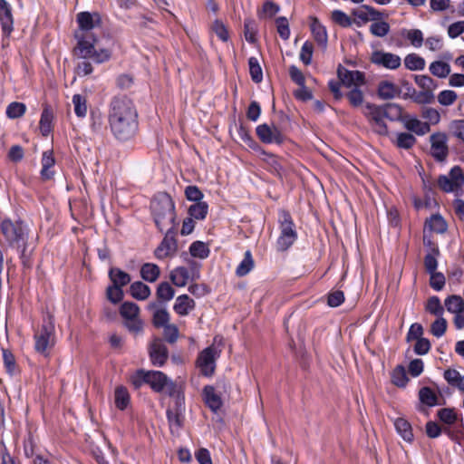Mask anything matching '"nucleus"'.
<instances>
[{
  "mask_svg": "<svg viewBox=\"0 0 464 464\" xmlns=\"http://www.w3.org/2000/svg\"><path fill=\"white\" fill-rule=\"evenodd\" d=\"M108 121L113 137L119 141L133 139L138 131V111L127 96H115L109 105Z\"/></svg>",
  "mask_w": 464,
  "mask_h": 464,
  "instance_id": "1",
  "label": "nucleus"
},
{
  "mask_svg": "<svg viewBox=\"0 0 464 464\" xmlns=\"http://www.w3.org/2000/svg\"><path fill=\"white\" fill-rule=\"evenodd\" d=\"M79 30L75 32L78 43L74 48V55L80 59L92 58L96 63H103L110 58V52L106 49L95 50L96 37L91 32L101 26L102 18L99 13L81 12L76 16Z\"/></svg>",
  "mask_w": 464,
  "mask_h": 464,
  "instance_id": "2",
  "label": "nucleus"
},
{
  "mask_svg": "<svg viewBox=\"0 0 464 464\" xmlns=\"http://www.w3.org/2000/svg\"><path fill=\"white\" fill-rule=\"evenodd\" d=\"M150 209L155 225L160 232L175 228V205L168 193H158L151 200Z\"/></svg>",
  "mask_w": 464,
  "mask_h": 464,
  "instance_id": "3",
  "label": "nucleus"
},
{
  "mask_svg": "<svg viewBox=\"0 0 464 464\" xmlns=\"http://www.w3.org/2000/svg\"><path fill=\"white\" fill-rule=\"evenodd\" d=\"M34 349L37 353L49 355L51 349L55 344V327L53 315L47 314L43 321V324L34 334Z\"/></svg>",
  "mask_w": 464,
  "mask_h": 464,
  "instance_id": "4",
  "label": "nucleus"
},
{
  "mask_svg": "<svg viewBox=\"0 0 464 464\" xmlns=\"http://www.w3.org/2000/svg\"><path fill=\"white\" fill-rule=\"evenodd\" d=\"M1 231L11 246H26L28 239L27 227L22 220L5 219L1 223Z\"/></svg>",
  "mask_w": 464,
  "mask_h": 464,
  "instance_id": "5",
  "label": "nucleus"
},
{
  "mask_svg": "<svg viewBox=\"0 0 464 464\" xmlns=\"http://www.w3.org/2000/svg\"><path fill=\"white\" fill-rule=\"evenodd\" d=\"M280 236L277 239V248L280 251L288 249L296 240L297 233L289 212L283 210L280 214Z\"/></svg>",
  "mask_w": 464,
  "mask_h": 464,
  "instance_id": "6",
  "label": "nucleus"
},
{
  "mask_svg": "<svg viewBox=\"0 0 464 464\" xmlns=\"http://www.w3.org/2000/svg\"><path fill=\"white\" fill-rule=\"evenodd\" d=\"M168 377L159 371H144L139 370L137 372V380L133 381L136 387H140L142 382L149 384L151 389L156 392L163 391L168 384Z\"/></svg>",
  "mask_w": 464,
  "mask_h": 464,
  "instance_id": "7",
  "label": "nucleus"
},
{
  "mask_svg": "<svg viewBox=\"0 0 464 464\" xmlns=\"http://www.w3.org/2000/svg\"><path fill=\"white\" fill-rule=\"evenodd\" d=\"M464 184V172L459 166L453 167L449 176L441 175L438 179V185L444 192H452Z\"/></svg>",
  "mask_w": 464,
  "mask_h": 464,
  "instance_id": "8",
  "label": "nucleus"
},
{
  "mask_svg": "<svg viewBox=\"0 0 464 464\" xmlns=\"http://www.w3.org/2000/svg\"><path fill=\"white\" fill-rule=\"evenodd\" d=\"M219 356V352L214 345L205 348L197 359V365L205 376H211L215 372L216 359Z\"/></svg>",
  "mask_w": 464,
  "mask_h": 464,
  "instance_id": "9",
  "label": "nucleus"
},
{
  "mask_svg": "<svg viewBox=\"0 0 464 464\" xmlns=\"http://www.w3.org/2000/svg\"><path fill=\"white\" fill-rule=\"evenodd\" d=\"M430 153L439 162L446 160L449 155L448 137L444 132H435L430 137Z\"/></svg>",
  "mask_w": 464,
  "mask_h": 464,
  "instance_id": "10",
  "label": "nucleus"
},
{
  "mask_svg": "<svg viewBox=\"0 0 464 464\" xmlns=\"http://www.w3.org/2000/svg\"><path fill=\"white\" fill-rule=\"evenodd\" d=\"M256 135L264 143L281 144L285 140V135L275 125L272 127L266 123L261 124L256 129Z\"/></svg>",
  "mask_w": 464,
  "mask_h": 464,
  "instance_id": "11",
  "label": "nucleus"
},
{
  "mask_svg": "<svg viewBox=\"0 0 464 464\" xmlns=\"http://www.w3.org/2000/svg\"><path fill=\"white\" fill-rule=\"evenodd\" d=\"M150 361L154 366L161 367L169 358V351L163 341L154 338L149 347Z\"/></svg>",
  "mask_w": 464,
  "mask_h": 464,
  "instance_id": "12",
  "label": "nucleus"
},
{
  "mask_svg": "<svg viewBox=\"0 0 464 464\" xmlns=\"http://www.w3.org/2000/svg\"><path fill=\"white\" fill-rule=\"evenodd\" d=\"M337 75L342 83L348 88L359 87L365 83L364 74L359 71H349L345 67L339 65Z\"/></svg>",
  "mask_w": 464,
  "mask_h": 464,
  "instance_id": "13",
  "label": "nucleus"
},
{
  "mask_svg": "<svg viewBox=\"0 0 464 464\" xmlns=\"http://www.w3.org/2000/svg\"><path fill=\"white\" fill-rule=\"evenodd\" d=\"M353 15L354 16L353 23L357 26H362L369 21H379L384 17L383 13L369 5H362L359 9L353 10Z\"/></svg>",
  "mask_w": 464,
  "mask_h": 464,
  "instance_id": "14",
  "label": "nucleus"
},
{
  "mask_svg": "<svg viewBox=\"0 0 464 464\" xmlns=\"http://www.w3.org/2000/svg\"><path fill=\"white\" fill-rule=\"evenodd\" d=\"M372 63L374 64L382 66L387 69L394 70L401 66V60L399 55L385 53L382 51H375L372 54L371 58Z\"/></svg>",
  "mask_w": 464,
  "mask_h": 464,
  "instance_id": "15",
  "label": "nucleus"
},
{
  "mask_svg": "<svg viewBox=\"0 0 464 464\" xmlns=\"http://www.w3.org/2000/svg\"><path fill=\"white\" fill-rule=\"evenodd\" d=\"M184 410V397L178 394L175 401V406L173 408H169L167 410V418L171 430L173 428L179 430V428L182 427V414Z\"/></svg>",
  "mask_w": 464,
  "mask_h": 464,
  "instance_id": "16",
  "label": "nucleus"
},
{
  "mask_svg": "<svg viewBox=\"0 0 464 464\" xmlns=\"http://www.w3.org/2000/svg\"><path fill=\"white\" fill-rule=\"evenodd\" d=\"M166 235L160 244V246L155 249V256L157 258L163 259L177 250V242L175 239V228L173 230L165 231Z\"/></svg>",
  "mask_w": 464,
  "mask_h": 464,
  "instance_id": "17",
  "label": "nucleus"
},
{
  "mask_svg": "<svg viewBox=\"0 0 464 464\" xmlns=\"http://www.w3.org/2000/svg\"><path fill=\"white\" fill-rule=\"evenodd\" d=\"M0 22L4 34L9 36L14 29V18L11 5L5 0H0Z\"/></svg>",
  "mask_w": 464,
  "mask_h": 464,
  "instance_id": "18",
  "label": "nucleus"
},
{
  "mask_svg": "<svg viewBox=\"0 0 464 464\" xmlns=\"http://www.w3.org/2000/svg\"><path fill=\"white\" fill-rule=\"evenodd\" d=\"M203 395L205 403L214 412H217L223 405L222 400L218 394L216 393L213 386L208 385L203 389Z\"/></svg>",
  "mask_w": 464,
  "mask_h": 464,
  "instance_id": "19",
  "label": "nucleus"
},
{
  "mask_svg": "<svg viewBox=\"0 0 464 464\" xmlns=\"http://www.w3.org/2000/svg\"><path fill=\"white\" fill-rule=\"evenodd\" d=\"M55 164V159L53 157V151L52 150H46L43 153L42 157V170L41 178L44 180H49L53 178L54 171L51 169Z\"/></svg>",
  "mask_w": 464,
  "mask_h": 464,
  "instance_id": "20",
  "label": "nucleus"
},
{
  "mask_svg": "<svg viewBox=\"0 0 464 464\" xmlns=\"http://www.w3.org/2000/svg\"><path fill=\"white\" fill-rule=\"evenodd\" d=\"M195 301L192 298L188 295H181L176 298L173 309L178 314L185 316L195 308Z\"/></svg>",
  "mask_w": 464,
  "mask_h": 464,
  "instance_id": "21",
  "label": "nucleus"
},
{
  "mask_svg": "<svg viewBox=\"0 0 464 464\" xmlns=\"http://www.w3.org/2000/svg\"><path fill=\"white\" fill-rule=\"evenodd\" d=\"M311 31L316 43L323 48H326L328 36L326 29L320 24L317 18H314L311 24Z\"/></svg>",
  "mask_w": 464,
  "mask_h": 464,
  "instance_id": "22",
  "label": "nucleus"
},
{
  "mask_svg": "<svg viewBox=\"0 0 464 464\" xmlns=\"http://www.w3.org/2000/svg\"><path fill=\"white\" fill-rule=\"evenodd\" d=\"M405 128L416 133L417 135L422 136L430 131V123L420 121L417 118H408L404 122Z\"/></svg>",
  "mask_w": 464,
  "mask_h": 464,
  "instance_id": "23",
  "label": "nucleus"
},
{
  "mask_svg": "<svg viewBox=\"0 0 464 464\" xmlns=\"http://www.w3.org/2000/svg\"><path fill=\"white\" fill-rule=\"evenodd\" d=\"M400 93V88L391 82L382 81L379 83L378 95L381 99L390 100L398 96Z\"/></svg>",
  "mask_w": 464,
  "mask_h": 464,
  "instance_id": "24",
  "label": "nucleus"
},
{
  "mask_svg": "<svg viewBox=\"0 0 464 464\" xmlns=\"http://www.w3.org/2000/svg\"><path fill=\"white\" fill-rule=\"evenodd\" d=\"M109 277L112 282V285L120 287H123L130 284L131 278L130 276L118 267H111L109 270Z\"/></svg>",
  "mask_w": 464,
  "mask_h": 464,
  "instance_id": "25",
  "label": "nucleus"
},
{
  "mask_svg": "<svg viewBox=\"0 0 464 464\" xmlns=\"http://www.w3.org/2000/svg\"><path fill=\"white\" fill-rule=\"evenodd\" d=\"M169 278L176 286L182 287L188 283L189 272L188 268L179 266L171 271Z\"/></svg>",
  "mask_w": 464,
  "mask_h": 464,
  "instance_id": "26",
  "label": "nucleus"
},
{
  "mask_svg": "<svg viewBox=\"0 0 464 464\" xmlns=\"http://www.w3.org/2000/svg\"><path fill=\"white\" fill-rule=\"evenodd\" d=\"M160 275V267L155 264L146 263L140 268V276L147 282H155L159 278Z\"/></svg>",
  "mask_w": 464,
  "mask_h": 464,
  "instance_id": "27",
  "label": "nucleus"
},
{
  "mask_svg": "<svg viewBox=\"0 0 464 464\" xmlns=\"http://www.w3.org/2000/svg\"><path fill=\"white\" fill-rule=\"evenodd\" d=\"M131 296L138 300H145L150 295V288L140 281L134 282L130 286Z\"/></svg>",
  "mask_w": 464,
  "mask_h": 464,
  "instance_id": "28",
  "label": "nucleus"
},
{
  "mask_svg": "<svg viewBox=\"0 0 464 464\" xmlns=\"http://www.w3.org/2000/svg\"><path fill=\"white\" fill-rule=\"evenodd\" d=\"M394 426L397 432L406 441H411L413 439V433L411 424L403 418H398L394 421Z\"/></svg>",
  "mask_w": 464,
  "mask_h": 464,
  "instance_id": "29",
  "label": "nucleus"
},
{
  "mask_svg": "<svg viewBox=\"0 0 464 464\" xmlns=\"http://www.w3.org/2000/svg\"><path fill=\"white\" fill-rule=\"evenodd\" d=\"M53 119V111L48 107H45L42 112L41 119H40V131L43 134V136L46 137L52 131Z\"/></svg>",
  "mask_w": 464,
  "mask_h": 464,
  "instance_id": "30",
  "label": "nucleus"
},
{
  "mask_svg": "<svg viewBox=\"0 0 464 464\" xmlns=\"http://www.w3.org/2000/svg\"><path fill=\"white\" fill-rule=\"evenodd\" d=\"M114 401L116 407L123 411L130 403V394L128 390L123 386H118L114 392Z\"/></svg>",
  "mask_w": 464,
  "mask_h": 464,
  "instance_id": "31",
  "label": "nucleus"
},
{
  "mask_svg": "<svg viewBox=\"0 0 464 464\" xmlns=\"http://www.w3.org/2000/svg\"><path fill=\"white\" fill-rule=\"evenodd\" d=\"M426 225L431 231L438 234L445 233L448 228L445 219L439 214L432 215L430 218L426 221Z\"/></svg>",
  "mask_w": 464,
  "mask_h": 464,
  "instance_id": "32",
  "label": "nucleus"
},
{
  "mask_svg": "<svg viewBox=\"0 0 464 464\" xmlns=\"http://www.w3.org/2000/svg\"><path fill=\"white\" fill-rule=\"evenodd\" d=\"M440 256V249L438 246L431 247V251L424 257V267L428 274L436 272L438 267L437 257Z\"/></svg>",
  "mask_w": 464,
  "mask_h": 464,
  "instance_id": "33",
  "label": "nucleus"
},
{
  "mask_svg": "<svg viewBox=\"0 0 464 464\" xmlns=\"http://www.w3.org/2000/svg\"><path fill=\"white\" fill-rule=\"evenodd\" d=\"M430 72L438 78H446L450 73V65L442 61H435L430 63Z\"/></svg>",
  "mask_w": 464,
  "mask_h": 464,
  "instance_id": "34",
  "label": "nucleus"
},
{
  "mask_svg": "<svg viewBox=\"0 0 464 464\" xmlns=\"http://www.w3.org/2000/svg\"><path fill=\"white\" fill-rule=\"evenodd\" d=\"M404 65L411 71L423 70L425 67V60L416 53H410L404 59Z\"/></svg>",
  "mask_w": 464,
  "mask_h": 464,
  "instance_id": "35",
  "label": "nucleus"
},
{
  "mask_svg": "<svg viewBox=\"0 0 464 464\" xmlns=\"http://www.w3.org/2000/svg\"><path fill=\"white\" fill-rule=\"evenodd\" d=\"M175 290L168 282H161L157 288L156 295L161 302H168L174 297Z\"/></svg>",
  "mask_w": 464,
  "mask_h": 464,
  "instance_id": "36",
  "label": "nucleus"
},
{
  "mask_svg": "<svg viewBox=\"0 0 464 464\" xmlns=\"http://www.w3.org/2000/svg\"><path fill=\"white\" fill-rule=\"evenodd\" d=\"M208 211V205L206 202H198L191 205L188 208V214L191 218L202 220L206 218Z\"/></svg>",
  "mask_w": 464,
  "mask_h": 464,
  "instance_id": "37",
  "label": "nucleus"
},
{
  "mask_svg": "<svg viewBox=\"0 0 464 464\" xmlns=\"http://www.w3.org/2000/svg\"><path fill=\"white\" fill-rule=\"evenodd\" d=\"M254 267V260L252 258L251 252L247 250L245 253L244 259L238 265L236 270V274L238 276H245L247 275Z\"/></svg>",
  "mask_w": 464,
  "mask_h": 464,
  "instance_id": "38",
  "label": "nucleus"
},
{
  "mask_svg": "<svg viewBox=\"0 0 464 464\" xmlns=\"http://www.w3.org/2000/svg\"><path fill=\"white\" fill-rule=\"evenodd\" d=\"M420 117L426 120L430 125H437L440 121V113L437 109L431 107H422L420 110Z\"/></svg>",
  "mask_w": 464,
  "mask_h": 464,
  "instance_id": "39",
  "label": "nucleus"
},
{
  "mask_svg": "<svg viewBox=\"0 0 464 464\" xmlns=\"http://www.w3.org/2000/svg\"><path fill=\"white\" fill-rule=\"evenodd\" d=\"M450 133L464 145V120H454L449 125Z\"/></svg>",
  "mask_w": 464,
  "mask_h": 464,
  "instance_id": "40",
  "label": "nucleus"
},
{
  "mask_svg": "<svg viewBox=\"0 0 464 464\" xmlns=\"http://www.w3.org/2000/svg\"><path fill=\"white\" fill-rule=\"evenodd\" d=\"M72 104L74 107V112L78 117H85L87 114V100L81 94H74L72 96Z\"/></svg>",
  "mask_w": 464,
  "mask_h": 464,
  "instance_id": "41",
  "label": "nucleus"
},
{
  "mask_svg": "<svg viewBox=\"0 0 464 464\" xmlns=\"http://www.w3.org/2000/svg\"><path fill=\"white\" fill-rule=\"evenodd\" d=\"M420 401L427 406H435L438 403L436 393L429 387H423L419 392Z\"/></svg>",
  "mask_w": 464,
  "mask_h": 464,
  "instance_id": "42",
  "label": "nucleus"
},
{
  "mask_svg": "<svg viewBox=\"0 0 464 464\" xmlns=\"http://www.w3.org/2000/svg\"><path fill=\"white\" fill-rule=\"evenodd\" d=\"M139 306L131 302H124L120 308V314L124 319L139 317Z\"/></svg>",
  "mask_w": 464,
  "mask_h": 464,
  "instance_id": "43",
  "label": "nucleus"
},
{
  "mask_svg": "<svg viewBox=\"0 0 464 464\" xmlns=\"http://www.w3.org/2000/svg\"><path fill=\"white\" fill-rule=\"evenodd\" d=\"M249 73L253 82L258 83L263 80L262 68L256 57L248 59Z\"/></svg>",
  "mask_w": 464,
  "mask_h": 464,
  "instance_id": "44",
  "label": "nucleus"
},
{
  "mask_svg": "<svg viewBox=\"0 0 464 464\" xmlns=\"http://www.w3.org/2000/svg\"><path fill=\"white\" fill-rule=\"evenodd\" d=\"M26 111V106L23 102H13L6 108V116L10 119H18Z\"/></svg>",
  "mask_w": 464,
  "mask_h": 464,
  "instance_id": "45",
  "label": "nucleus"
},
{
  "mask_svg": "<svg viewBox=\"0 0 464 464\" xmlns=\"http://www.w3.org/2000/svg\"><path fill=\"white\" fill-rule=\"evenodd\" d=\"M189 253L194 257L203 259L208 256L209 249L205 243L201 241H195L189 246Z\"/></svg>",
  "mask_w": 464,
  "mask_h": 464,
  "instance_id": "46",
  "label": "nucleus"
},
{
  "mask_svg": "<svg viewBox=\"0 0 464 464\" xmlns=\"http://www.w3.org/2000/svg\"><path fill=\"white\" fill-rule=\"evenodd\" d=\"M370 32L372 35L377 37H384L390 32V24L382 20L373 21L370 26Z\"/></svg>",
  "mask_w": 464,
  "mask_h": 464,
  "instance_id": "47",
  "label": "nucleus"
},
{
  "mask_svg": "<svg viewBox=\"0 0 464 464\" xmlns=\"http://www.w3.org/2000/svg\"><path fill=\"white\" fill-rule=\"evenodd\" d=\"M445 306L450 313H457L464 309V301L459 295H450L445 300Z\"/></svg>",
  "mask_w": 464,
  "mask_h": 464,
  "instance_id": "48",
  "label": "nucleus"
},
{
  "mask_svg": "<svg viewBox=\"0 0 464 464\" xmlns=\"http://www.w3.org/2000/svg\"><path fill=\"white\" fill-rule=\"evenodd\" d=\"M392 383L398 387H404L409 379L407 377L405 369L401 365H398L392 372Z\"/></svg>",
  "mask_w": 464,
  "mask_h": 464,
  "instance_id": "49",
  "label": "nucleus"
},
{
  "mask_svg": "<svg viewBox=\"0 0 464 464\" xmlns=\"http://www.w3.org/2000/svg\"><path fill=\"white\" fill-rule=\"evenodd\" d=\"M385 118L391 121H398L401 118L402 108L396 103H387L382 106Z\"/></svg>",
  "mask_w": 464,
  "mask_h": 464,
  "instance_id": "50",
  "label": "nucleus"
},
{
  "mask_svg": "<svg viewBox=\"0 0 464 464\" xmlns=\"http://www.w3.org/2000/svg\"><path fill=\"white\" fill-rule=\"evenodd\" d=\"M416 141L417 140L412 134L401 132L397 136L396 145L399 148L409 150L415 145Z\"/></svg>",
  "mask_w": 464,
  "mask_h": 464,
  "instance_id": "51",
  "label": "nucleus"
},
{
  "mask_svg": "<svg viewBox=\"0 0 464 464\" xmlns=\"http://www.w3.org/2000/svg\"><path fill=\"white\" fill-rule=\"evenodd\" d=\"M402 35L405 36L415 47H420L423 43V34L419 29L404 30Z\"/></svg>",
  "mask_w": 464,
  "mask_h": 464,
  "instance_id": "52",
  "label": "nucleus"
},
{
  "mask_svg": "<svg viewBox=\"0 0 464 464\" xmlns=\"http://www.w3.org/2000/svg\"><path fill=\"white\" fill-rule=\"evenodd\" d=\"M438 102L442 106H450L458 99L456 92L451 90H444L438 94Z\"/></svg>",
  "mask_w": 464,
  "mask_h": 464,
  "instance_id": "53",
  "label": "nucleus"
},
{
  "mask_svg": "<svg viewBox=\"0 0 464 464\" xmlns=\"http://www.w3.org/2000/svg\"><path fill=\"white\" fill-rule=\"evenodd\" d=\"M169 314L165 309H156L153 314L152 323L157 328L164 327L169 324Z\"/></svg>",
  "mask_w": 464,
  "mask_h": 464,
  "instance_id": "54",
  "label": "nucleus"
},
{
  "mask_svg": "<svg viewBox=\"0 0 464 464\" xmlns=\"http://www.w3.org/2000/svg\"><path fill=\"white\" fill-rule=\"evenodd\" d=\"M244 34L245 38L249 43H256V23L252 19H246L244 22Z\"/></svg>",
  "mask_w": 464,
  "mask_h": 464,
  "instance_id": "55",
  "label": "nucleus"
},
{
  "mask_svg": "<svg viewBox=\"0 0 464 464\" xmlns=\"http://www.w3.org/2000/svg\"><path fill=\"white\" fill-rule=\"evenodd\" d=\"M411 98L418 104H430L435 100L434 93L430 90L416 92Z\"/></svg>",
  "mask_w": 464,
  "mask_h": 464,
  "instance_id": "56",
  "label": "nucleus"
},
{
  "mask_svg": "<svg viewBox=\"0 0 464 464\" xmlns=\"http://www.w3.org/2000/svg\"><path fill=\"white\" fill-rule=\"evenodd\" d=\"M107 298L112 304H118L123 299V291L121 287L111 285L106 290Z\"/></svg>",
  "mask_w": 464,
  "mask_h": 464,
  "instance_id": "57",
  "label": "nucleus"
},
{
  "mask_svg": "<svg viewBox=\"0 0 464 464\" xmlns=\"http://www.w3.org/2000/svg\"><path fill=\"white\" fill-rule=\"evenodd\" d=\"M414 80L416 84L424 91L430 90L433 92L437 87L433 79L428 75H416Z\"/></svg>",
  "mask_w": 464,
  "mask_h": 464,
  "instance_id": "58",
  "label": "nucleus"
},
{
  "mask_svg": "<svg viewBox=\"0 0 464 464\" xmlns=\"http://www.w3.org/2000/svg\"><path fill=\"white\" fill-rule=\"evenodd\" d=\"M314 53V45L311 42L306 41L300 52V60L304 63L305 65H309L312 63V57Z\"/></svg>",
  "mask_w": 464,
  "mask_h": 464,
  "instance_id": "59",
  "label": "nucleus"
},
{
  "mask_svg": "<svg viewBox=\"0 0 464 464\" xmlns=\"http://www.w3.org/2000/svg\"><path fill=\"white\" fill-rule=\"evenodd\" d=\"M276 24L280 37L284 40H287L290 36L288 20L285 16H280L276 18Z\"/></svg>",
  "mask_w": 464,
  "mask_h": 464,
  "instance_id": "60",
  "label": "nucleus"
},
{
  "mask_svg": "<svg viewBox=\"0 0 464 464\" xmlns=\"http://www.w3.org/2000/svg\"><path fill=\"white\" fill-rule=\"evenodd\" d=\"M332 19L334 23L343 27H349L353 24V20L351 19L345 13L340 10H335L332 13Z\"/></svg>",
  "mask_w": 464,
  "mask_h": 464,
  "instance_id": "61",
  "label": "nucleus"
},
{
  "mask_svg": "<svg viewBox=\"0 0 464 464\" xmlns=\"http://www.w3.org/2000/svg\"><path fill=\"white\" fill-rule=\"evenodd\" d=\"M430 285L436 291H440L446 283L445 276L442 273L433 272L430 273Z\"/></svg>",
  "mask_w": 464,
  "mask_h": 464,
  "instance_id": "62",
  "label": "nucleus"
},
{
  "mask_svg": "<svg viewBox=\"0 0 464 464\" xmlns=\"http://www.w3.org/2000/svg\"><path fill=\"white\" fill-rule=\"evenodd\" d=\"M446 330L447 321L442 317L436 319L430 326V333L436 337H441Z\"/></svg>",
  "mask_w": 464,
  "mask_h": 464,
  "instance_id": "63",
  "label": "nucleus"
},
{
  "mask_svg": "<svg viewBox=\"0 0 464 464\" xmlns=\"http://www.w3.org/2000/svg\"><path fill=\"white\" fill-rule=\"evenodd\" d=\"M212 31L217 34V36L222 40L223 42H227L229 38L228 31L223 22L220 20H216L212 26Z\"/></svg>",
  "mask_w": 464,
  "mask_h": 464,
  "instance_id": "64",
  "label": "nucleus"
}]
</instances>
